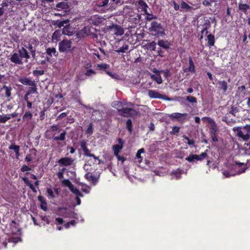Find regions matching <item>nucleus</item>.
<instances>
[{"label":"nucleus","mask_w":250,"mask_h":250,"mask_svg":"<svg viewBox=\"0 0 250 250\" xmlns=\"http://www.w3.org/2000/svg\"><path fill=\"white\" fill-rule=\"evenodd\" d=\"M23 58L25 59V62H27V60L30 58V55L24 47H21L17 52L13 53L9 60L16 64L21 65L23 63L22 61Z\"/></svg>","instance_id":"f257e3e1"},{"label":"nucleus","mask_w":250,"mask_h":250,"mask_svg":"<svg viewBox=\"0 0 250 250\" xmlns=\"http://www.w3.org/2000/svg\"><path fill=\"white\" fill-rule=\"evenodd\" d=\"M148 30L150 34L156 37L165 35L164 29L161 24L156 21H152Z\"/></svg>","instance_id":"f03ea898"},{"label":"nucleus","mask_w":250,"mask_h":250,"mask_svg":"<svg viewBox=\"0 0 250 250\" xmlns=\"http://www.w3.org/2000/svg\"><path fill=\"white\" fill-rule=\"evenodd\" d=\"M233 130L236 132L237 136L243 140H247L250 137V125H247L243 127H234Z\"/></svg>","instance_id":"7ed1b4c3"},{"label":"nucleus","mask_w":250,"mask_h":250,"mask_svg":"<svg viewBox=\"0 0 250 250\" xmlns=\"http://www.w3.org/2000/svg\"><path fill=\"white\" fill-rule=\"evenodd\" d=\"M202 120L204 121H207L210 125V130L209 134L212 139V140L214 142L218 141V138L217 137V132L218 130V127L214 121L210 117H203Z\"/></svg>","instance_id":"20e7f679"},{"label":"nucleus","mask_w":250,"mask_h":250,"mask_svg":"<svg viewBox=\"0 0 250 250\" xmlns=\"http://www.w3.org/2000/svg\"><path fill=\"white\" fill-rule=\"evenodd\" d=\"M208 157L206 152H202L200 155L190 154L185 158V160L190 163H193L196 161H201Z\"/></svg>","instance_id":"39448f33"},{"label":"nucleus","mask_w":250,"mask_h":250,"mask_svg":"<svg viewBox=\"0 0 250 250\" xmlns=\"http://www.w3.org/2000/svg\"><path fill=\"white\" fill-rule=\"evenodd\" d=\"M96 30L92 27H85L81 30V33L83 36H92L93 38H97V35L95 33Z\"/></svg>","instance_id":"423d86ee"},{"label":"nucleus","mask_w":250,"mask_h":250,"mask_svg":"<svg viewBox=\"0 0 250 250\" xmlns=\"http://www.w3.org/2000/svg\"><path fill=\"white\" fill-rule=\"evenodd\" d=\"M72 42L70 41L63 40L59 42V51L65 52L70 50L71 47Z\"/></svg>","instance_id":"0eeeda50"},{"label":"nucleus","mask_w":250,"mask_h":250,"mask_svg":"<svg viewBox=\"0 0 250 250\" xmlns=\"http://www.w3.org/2000/svg\"><path fill=\"white\" fill-rule=\"evenodd\" d=\"M148 95L151 98H157L169 101L170 98L166 95L161 94L159 92L152 90H149L148 92Z\"/></svg>","instance_id":"6e6552de"},{"label":"nucleus","mask_w":250,"mask_h":250,"mask_svg":"<svg viewBox=\"0 0 250 250\" xmlns=\"http://www.w3.org/2000/svg\"><path fill=\"white\" fill-rule=\"evenodd\" d=\"M107 29L112 30L117 36H121L124 34L123 28L117 24H113L112 25L108 26Z\"/></svg>","instance_id":"1a4fd4ad"},{"label":"nucleus","mask_w":250,"mask_h":250,"mask_svg":"<svg viewBox=\"0 0 250 250\" xmlns=\"http://www.w3.org/2000/svg\"><path fill=\"white\" fill-rule=\"evenodd\" d=\"M235 164L236 166H234V168L237 170L236 173H235L236 174H240L244 173L247 169V165H245L244 163L235 161Z\"/></svg>","instance_id":"9d476101"},{"label":"nucleus","mask_w":250,"mask_h":250,"mask_svg":"<svg viewBox=\"0 0 250 250\" xmlns=\"http://www.w3.org/2000/svg\"><path fill=\"white\" fill-rule=\"evenodd\" d=\"M73 162L72 158L65 157L59 159L58 163L61 166H69L72 164Z\"/></svg>","instance_id":"9b49d317"},{"label":"nucleus","mask_w":250,"mask_h":250,"mask_svg":"<svg viewBox=\"0 0 250 250\" xmlns=\"http://www.w3.org/2000/svg\"><path fill=\"white\" fill-rule=\"evenodd\" d=\"M119 144L114 145L112 147L115 155L119 154L120 150L123 147L124 142L121 138H119L118 140Z\"/></svg>","instance_id":"f8f14e48"},{"label":"nucleus","mask_w":250,"mask_h":250,"mask_svg":"<svg viewBox=\"0 0 250 250\" xmlns=\"http://www.w3.org/2000/svg\"><path fill=\"white\" fill-rule=\"evenodd\" d=\"M38 53L39 54V56L41 58V59H39L38 62L39 63L41 64H44L47 62L50 61V58L47 56L45 53L39 52Z\"/></svg>","instance_id":"ddd939ff"},{"label":"nucleus","mask_w":250,"mask_h":250,"mask_svg":"<svg viewBox=\"0 0 250 250\" xmlns=\"http://www.w3.org/2000/svg\"><path fill=\"white\" fill-rule=\"evenodd\" d=\"M80 146L82 149L83 151L84 155L85 156L90 157L91 156H93V154L90 153V151L87 148L86 146V143L85 141L83 140L81 142Z\"/></svg>","instance_id":"4468645a"},{"label":"nucleus","mask_w":250,"mask_h":250,"mask_svg":"<svg viewBox=\"0 0 250 250\" xmlns=\"http://www.w3.org/2000/svg\"><path fill=\"white\" fill-rule=\"evenodd\" d=\"M59 211L60 214L64 217L71 218L72 217L73 212L70 210H68L66 208H59Z\"/></svg>","instance_id":"2eb2a0df"},{"label":"nucleus","mask_w":250,"mask_h":250,"mask_svg":"<svg viewBox=\"0 0 250 250\" xmlns=\"http://www.w3.org/2000/svg\"><path fill=\"white\" fill-rule=\"evenodd\" d=\"M19 81L22 84L26 85H30L31 86H36L35 82L34 81L30 80L29 78L26 77L21 78Z\"/></svg>","instance_id":"dca6fc26"},{"label":"nucleus","mask_w":250,"mask_h":250,"mask_svg":"<svg viewBox=\"0 0 250 250\" xmlns=\"http://www.w3.org/2000/svg\"><path fill=\"white\" fill-rule=\"evenodd\" d=\"M187 116V114H182L180 113H173L169 115V117L172 120L178 119L179 121H181L182 118L185 119Z\"/></svg>","instance_id":"f3484780"},{"label":"nucleus","mask_w":250,"mask_h":250,"mask_svg":"<svg viewBox=\"0 0 250 250\" xmlns=\"http://www.w3.org/2000/svg\"><path fill=\"white\" fill-rule=\"evenodd\" d=\"M136 110H118L119 114L125 117H134V114L132 111Z\"/></svg>","instance_id":"a211bd4d"},{"label":"nucleus","mask_w":250,"mask_h":250,"mask_svg":"<svg viewBox=\"0 0 250 250\" xmlns=\"http://www.w3.org/2000/svg\"><path fill=\"white\" fill-rule=\"evenodd\" d=\"M62 33L69 36H71L74 33V29L67 24L63 28Z\"/></svg>","instance_id":"6ab92c4d"},{"label":"nucleus","mask_w":250,"mask_h":250,"mask_svg":"<svg viewBox=\"0 0 250 250\" xmlns=\"http://www.w3.org/2000/svg\"><path fill=\"white\" fill-rule=\"evenodd\" d=\"M22 181L24 183L29 187L30 189L34 193L37 192V190L34 187L33 185L30 183L29 178L27 177H24L22 178Z\"/></svg>","instance_id":"aec40b11"},{"label":"nucleus","mask_w":250,"mask_h":250,"mask_svg":"<svg viewBox=\"0 0 250 250\" xmlns=\"http://www.w3.org/2000/svg\"><path fill=\"white\" fill-rule=\"evenodd\" d=\"M158 45L164 49H167L170 47V44L167 40H160L158 42Z\"/></svg>","instance_id":"412c9836"},{"label":"nucleus","mask_w":250,"mask_h":250,"mask_svg":"<svg viewBox=\"0 0 250 250\" xmlns=\"http://www.w3.org/2000/svg\"><path fill=\"white\" fill-rule=\"evenodd\" d=\"M189 66L185 69L184 72H187L188 71L191 72H195V65L194 64V63L192 61V60L190 57H189Z\"/></svg>","instance_id":"4be33fe9"},{"label":"nucleus","mask_w":250,"mask_h":250,"mask_svg":"<svg viewBox=\"0 0 250 250\" xmlns=\"http://www.w3.org/2000/svg\"><path fill=\"white\" fill-rule=\"evenodd\" d=\"M45 53L50 58L53 56H57L58 55L56 49L54 47L47 48Z\"/></svg>","instance_id":"5701e85b"},{"label":"nucleus","mask_w":250,"mask_h":250,"mask_svg":"<svg viewBox=\"0 0 250 250\" xmlns=\"http://www.w3.org/2000/svg\"><path fill=\"white\" fill-rule=\"evenodd\" d=\"M239 9L244 13H246L248 10L250 9V6L247 4H244L242 0H240L238 4Z\"/></svg>","instance_id":"b1692460"},{"label":"nucleus","mask_w":250,"mask_h":250,"mask_svg":"<svg viewBox=\"0 0 250 250\" xmlns=\"http://www.w3.org/2000/svg\"><path fill=\"white\" fill-rule=\"evenodd\" d=\"M119 109H133V104L130 102L124 101L122 102V106Z\"/></svg>","instance_id":"393cba45"},{"label":"nucleus","mask_w":250,"mask_h":250,"mask_svg":"<svg viewBox=\"0 0 250 250\" xmlns=\"http://www.w3.org/2000/svg\"><path fill=\"white\" fill-rule=\"evenodd\" d=\"M69 22L68 20H64V21H55L54 25L57 26L59 28H61L62 27H64L67 25Z\"/></svg>","instance_id":"a878e982"},{"label":"nucleus","mask_w":250,"mask_h":250,"mask_svg":"<svg viewBox=\"0 0 250 250\" xmlns=\"http://www.w3.org/2000/svg\"><path fill=\"white\" fill-rule=\"evenodd\" d=\"M183 170L181 169L178 168L177 169L172 171L171 174L174 175L176 180L180 179L181 178V174Z\"/></svg>","instance_id":"bb28decb"},{"label":"nucleus","mask_w":250,"mask_h":250,"mask_svg":"<svg viewBox=\"0 0 250 250\" xmlns=\"http://www.w3.org/2000/svg\"><path fill=\"white\" fill-rule=\"evenodd\" d=\"M219 88L222 89L224 92H226L228 88V83L225 81H218Z\"/></svg>","instance_id":"cd10ccee"},{"label":"nucleus","mask_w":250,"mask_h":250,"mask_svg":"<svg viewBox=\"0 0 250 250\" xmlns=\"http://www.w3.org/2000/svg\"><path fill=\"white\" fill-rule=\"evenodd\" d=\"M150 77L153 80L156 81L158 84H161L163 83V80L160 74H158L157 75L152 74L151 75Z\"/></svg>","instance_id":"c85d7f7f"},{"label":"nucleus","mask_w":250,"mask_h":250,"mask_svg":"<svg viewBox=\"0 0 250 250\" xmlns=\"http://www.w3.org/2000/svg\"><path fill=\"white\" fill-rule=\"evenodd\" d=\"M126 128L130 133H132L133 126L132 121L130 119H128L126 122Z\"/></svg>","instance_id":"c756f323"},{"label":"nucleus","mask_w":250,"mask_h":250,"mask_svg":"<svg viewBox=\"0 0 250 250\" xmlns=\"http://www.w3.org/2000/svg\"><path fill=\"white\" fill-rule=\"evenodd\" d=\"M56 7L59 8V10L64 9L66 10L68 8V5L65 2H61L56 4Z\"/></svg>","instance_id":"7c9ffc66"},{"label":"nucleus","mask_w":250,"mask_h":250,"mask_svg":"<svg viewBox=\"0 0 250 250\" xmlns=\"http://www.w3.org/2000/svg\"><path fill=\"white\" fill-rule=\"evenodd\" d=\"M66 134V132L64 131L62 132L59 136L54 137L53 140L54 141H64L65 139Z\"/></svg>","instance_id":"2f4dec72"},{"label":"nucleus","mask_w":250,"mask_h":250,"mask_svg":"<svg viewBox=\"0 0 250 250\" xmlns=\"http://www.w3.org/2000/svg\"><path fill=\"white\" fill-rule=\"evenodd\" d=\"M12 223L14 224L15 225H13L12 224L10 225V229L12 230V233L16 234L18 232H20V229L17 228L15 225L17 224L15 221L13 220L12 221Z\"/></svg>","instance_id":"473e14b6"},{"label":"nucleus","mask_w":250,"mask_h":250,"mask_svg":"<svg viewBox=\"0 0 250 250\" xmlns=\"http://www.w3.org/2000/svg\"><path fill=\"white\" fill-rule=\"evenodd\" d=\"M208 43L209 46H213L214 44V36L211 34H209L207 36Z\"/></svg>","instance_id":"72a5a7b5"},{"label":"nucleus","mask_w":250,"mask_h":250,"mask_svg":"<svg viewBox=\"0 0 250 250\" xmlns=\"http://www.w3.org/2000/svg\"><path fill=\"white\" fill-rule=\"evenodd\" d=\"M144 152H145L144 148H142L141 149H139L136 153V158H137L138 159V162L140 163H141L143 160V158H142V156H141V154L142 153H144Z\"/></svg>","instance_id":"f704fd0d"},{"label":"nucleus","mask_w":250,"mask_h":250,"mask_svg":"<svg viewBox=\"0 0 250 250\" xmlns=\"http://www.w3.org/2000/svg\"><path fill=\"white\" fill-rule=\"evenodd\" d=\"M84 178L89 181L95 182L96 181L95 177L90 172L85 174Z\"/></svg>","instance_id":"c9c22d12"},{"label":"nucleus","mask_w":250,"mask_h":250,"mask_svg":"<svg viewBox=\"0 0 250 250\" xmlns=\"http://www.w3.org/2000/svg\"><path fill=\"white\" fill-rule=\"evenodd\" d=\"M2 89L5 91V95L7 97H9L11 96V91L12 90V88L11 86H7L6 85H4L2 87Z\"/></svg>","instance_id":"e433bc0d"},{"label":"nucleus","mask_w":250,"mask_h":250,"mask_svg":"<svg viewBox=\"0 0 250 250\" xmlns=\"http://www.w3.org/2000/svg\"><path fill=\"white\" fill-rule=\"evenodd\" d=\"M70 190L73 193L77 195V196L82 197L83 196V194L80 191V190L76 188H75L74 186L73 188H71L70 189Z\"/></svg>","instance_id":"4c0bfd02"},{"label":"nucleus","mask_w":250,"mask_h":250,"mask_svg":"<svg viewBox=\"0 0 250 250\" xmlns=\"http://www.w3.org/2000/svg\"><path fill=\"white\" fill-rule=\"evenodd\" d=\"M156 43L154 41H152L146 44L147 49L151 51H155L156 49Z\"/></svg>","instance_id":"58836bf2"},{"label":"nucleus","mask_w":250,"mask_h":250,"mask_svg":"<svg viewBox=\"0 0 250 250\" xmlns=\"http://www.w3.org/2000/svg\"><path fill=\"white\" fill-rule=\"evenodd\" d=\"M27 48L30 51L33 59H36V50H35V49L33 47V46L31 44H29L28 46H27Z\"/></svg>","instance_id":"ea45409f"},{"label":"nucleus","mask_w":250,"mask_h":250,"mask_svg":"<svg viewBox=\"0 0 250 250\" xmlns=\"http://www.w3.org/2000/svg\"><path fill=\"white\" fill-rule=\"evenodd\" d=\"M128 48L129 46L127 44H125L122 47L115 50V51L118 53H125Z\"/></svg>","instance_id":"a19ab883"},{"label":"nucleus","mask_w":250,"mask_h":250,"mask_svg":"<svg viewBox=\"0 0 250 250\" xmlns=\"http://www.w3.org/2000/svg\"><path fill=\"white\" fill-rule=\"evenodd\" d=\"M181 8L182 9H185L187 11H190L193 9V8L190 5H188L187 3L184 1H182L181 4Z\"/></svg>","instance_id":"79ce46f5"},{"label":"nucleus","mask_w":250,"mask_h":250,"mask_svg":"<svg viewBox=\"0 0 250 250\" xmlns=\"http://www.w3.org/2000/svg\"><path fill=\"white\" fill-rule=\"evenodd\" d=\"M62 184L69 188V189L73 187V185L71 183V182L68 179H65L62 181Z\"/></svg>","instance_id":"37998d69"},{"label":"nucleus","mask_w":250,"mask_h":250,"mask_svg":"<svg viewBox=\"0 0 250 250\" xmlns=\"http://www.w3.org/2000/svg\"><path fill=\"white\" fill-rule=\"evenodd\" d=\"M93 132V125L92 123H90L87 128L85 130L86 134L91 135Z\"/></svg>","instance_id":"c03bdc74"},{"label":"nucleus","mask_w":250,"mask_h":250,"mask_svg":"<svg viewBox=\"0 0 250 250\" xmlns=\"http://www.w3.org/2000/svg\"><path fill=\"white\" fill-rule=\"evenodd\" d=\"M122 106V102L120 101H114L112 103V106L114 108H116L117 109H118L119 108H121V107Z\"/></svg>","instance_id":"a18cd8bd"},{"label":"nucleus","mask_w":250,"mask_h":250,"mask_svg":"<svg viewBox=\"0 0 250 250\" xmlns=\"http://www.w3.org/2000/svg\"><path fill=\"white\" fill-rule=\"evenodd\" d=\"M109 67V65L105 63H101L97 64V67L103 70H105L106 69L108 68Z\"/></svg>","instance_id":"49530a36"},{"label":"nucleus","mask_w":250,"mask_h":250,"mask_svg":"<svg viewBox=\"0 0 250 250\" xmlns=\"http://www.w3.org/2000/svg\"><path fill=\"white\" fill-rule=\"evenodd\" d=\"M9 148L11 150H13L15 153H18V151H20V146H19L12 145H11Z\"/></svg>","instance_id":"de8ad7c7"},{"label":"nucleus","mask_w":250,"mask_h":250,"mask_svg":"<svg viewBox=\"0 0 250 250\" xmlns=\"http://www.w3.org/2000/svg\"><path fill=\"white\" fill-rule=\"evenodd\" d=\"M46 192L48 194V197L51 198L53 199L55 198V195L53 193V191L52 189L50 188H47L46 189Z\"/></svg>","instance_id":"09e8293b"},{"label":"nucleus","mask_w":250,"mask_h":250,"mask_svg":"<svg viewBox=\"0 0 250 250\" xmlns=\"http://www.w3.org/2000/svg\"><path fill=\"white\" fill-rule=\"evenodd\" d=\"M32 117V114L30 112H26L25 114L23 116V120H29L31 119Z\"/></svg>","instance_id":"8fccbe9b"},{"label":"nucleus","mask_w":250,"mask_h":250,"mask_svg":"<svg viewBox=\"0 0 250 250\" xmlns=\"http://www.w3.org/2000/svg\"><path fill=\"white\" fill-rule=\"evenodd\" d=\"M180 131V127L177 126H174L172 127V131L170 132V134H176L179 132Z\"/></svg>","instance_id":"3c124183"},{"label":"nucleus","mask_w":250,"mask_h":250,"mask_svg":"<svg viewBox=\"0 0 250 250\" xmlns=\"http://www.w3.org/2000/svg\"><path fill=\"white\" fill-rule=\"evenodd\" d=\"M139 4L144 9V10L146 12V8L147 7V5L146 3L143 0H140L138 2Z\"/></svg>","instance_id":"603ef678"},{"label":"nucleus","mask_w":250,"mask_h":250,"mask_svg":"<svg viewBox=\"0 0 250 250\" xmlns=\"http://www.w3.org/2000/svg\"><path fill=\"white\" fill-rule=\"evenodd\" d=\"M37 92V88L35 86H32L29 87V91L27 92V95H30L31 94H34Z\"/></svg>","instance_id":"864d4df0"},{"label":"nucleus","mask_w":250,"mask_h":250,"mask_svg":"<svg viewBox=\"0 0 250 250\" xmlns=\"http://www.w3.org/2000/svg\"><path fill=\"white\" fill-rule=\"evenodd\" d=\"M186 99L188 102L191 103H194L197 102V100L196 98L193 96H187Z\"/></svg>","instance_id":"5fc2aeb1"},{"label":"nucleus","mask_w":250,"mask_h":250,"mask_svg":"<svg viewBox=\"0 0 250 250\" xmlns=\"http://www.w3.org/2000/svg\"><path fill=\"white\" fill-rule=\"evenodd\" d=\"M65 169V168H63L62 169L59 171L57 173V176L59 179H62L63 178V173Z\"/></svg>","instance_id":"6e6d98bb"},{"label":"nucleus","mask_w":250,"mask_h":250,"mask_svg":"<svg viewBox=\"0 0 250 250\" xmlns=\"http://www.w3.org/2000/svg\"><path fill=\"white\" fill-rule=\"evenodd\" d=\"M10 119L9 117L7 116H0V123H5Z\"/></svg>","instance_id":"4d7b16f0"},{"label":"nucleus","mask_w":250,"mask_h":250,"mask_svg":"<svg viewBox=\"0 0 250 250\" xmlns=\"http://www.w3.org/2000/svg\"><path fill=\"white\" fill-rule=\"evenodd\" d=\"M95 71L91 69H88L85 73V75L87 76H91L92 75H95Z\"/></svg>","instance_id":"13d9d810"},{"label":"nucleus","mask_w":250,"mask_h":250,"mask_svg":"<svg viewBox=\"0 0 250 250\" xmlns=\"http://www.w3.org/2000/svg\"><path fill=\"white\" fill-rule=\"evenodd\" d=\"M111 1L116 5H121L124 2L123 0H111Z\"/></svg>","instance_id":"bf43d9fd"},{"label":"nucleus","mask_w":250,"mask_h":250,"mask_svg":"<svg viewBox=\"0 0 250 250\" xmlns=\"http://www.w3.org/2000/svg\"><path fill=\"white\" fill-rule=\"evenodd\" d=\"M161 73H163L167 78L170 76V72L168 69L161 70Z\"/></svg>","instance_id":"052dcab7"},{"label":"nucleus","mask_w":250,"mask_h":250,"mask_svg":"<svg viewBox=\"0 0 250 250\" xmlns=\"http://www.w3.org/2000/svg\"><path fill=\"white\" fill-rule=\"evenodd\" d=\"M106 73L107 75H108L109 76H110L111 77H112L113 79H119V77L116 74H112L111 72H110L108 71H106Z\"/></svg>","instance_id":"680f3d73"},{"label":"nucleus","mask_w":250,"mask_h":250,"mask_svg":"<svg viewBox=\"0 0 250 250\" xmlns=\"http://www.w3.org/2000/svg\"><path fill=\"white\" fill-rule=\"evenodd\" d=\"M41 208L44 211H46L47 209V205L46 201H44L42 204H41Z\"/></svg>","instance_id":"e2e57ef3"},{"label":"nucleus","mask_w":250,"mask_h":250,"mask_svg":"<svg viewBox=\"0 0 250 250\" xmlns=\"http://www.w3.org/2000/svg\"><path fill=\"white\" fill-rule=\"evenodd\" d=\"M223 175L225 176L226 177H229L231 176H234L236 175L235 173L234 174H231L230 171L228 170L224 171L223 172Z\"/></svg>","instance_id":"0e129e2a"},{"label":"nucleus","mask_w":250,"mask_h":250,"mask_svg":"<svg viewBox=\"0 0 250 250\" xmlns=\"http://www.w3.org/2000/svg\"><path fill=\"white\" fill-rule=\"evenodd\" d=\"M31 169L27 166L24 165L22 166V167L21 168V170L22 172H25L28 170H30Z\"/></svg>","instance_id":"69168bd1"},{"label":"nucleus","mask_w":250,"mask_h":250,"mask_svg":"<svg viewBox=\"0 0 250 250\" xmlns=\"http://www.w3.org/2000/svg\"><path fill=\"white\" fill-rule=\"evenodd\" d=\"M147 16H146V20H147V21H151L153 19H157V17L156 16H155L152 14H147Z\"/></svg>","instance_id":"338daca9"},{"label":"nucleus","mask_w":250,"mask_h":250,"mask_svg":"<svg viewBox=\"0 0 250 250\" xmlns=\"http://www.w3.org/2000/svg\"><path fill=\"white\" fill-rule=\"evenodd\" d=\"M43 73H44V71L43 70H36L33 71V74L36 76L42 75L43 74Z\"/></svg>","instance_id":"774afa93"}]
</instances>
